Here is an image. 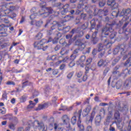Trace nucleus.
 Masks as SVG:
<instances>
[{"label": "nucleus", "mask_w": 131, "mask_h": 131, "mask_svg": "<svg viewBox=\"0 0 131 131\" xmlns=\"http://www.w3.org/2000/svg\"><path fill=\"white\" fill-rule=\"evenodd\" d=\"M122 25V22L119 21V23L117 24L116 21H113L111 24H106L105 27L102 29V33L104 35H109L111 39H114L116 36L117 33L114 32L113 27L115 28H120Z\"/></svg>", "instance_id": "f257e3e1"}, {"label": "nucleus", "mask_w": 131, "mask_h": 131, "mask_svg": "<svg viewBox=\"0 0 131 131\" xmlns=\"http://www.w3.org/2000/svg\"><path fill=\"white\" fill-rule=\"evenodd\" d=\"M126 45L121 44L118 45L116 48L114 49L113 54L114 55H117L118 53H120L121 56H124L123 60H125L128 57L127 55L125 54L126 53Z\"/></svg>", "instance_id": "f03ea898"}, {"label": "nucleus", "mask_w": 131, "mask_h": 131, "mask_svg": "<svg viewBox=\"0 0 131 131\" xmlns=\"http://www.w3.org/2000/svg\"><path fill=\"white\" fill-rule=\"evenodd\" d=\"M50 42L49 40H47L46 39H42L40 41H36L34 43V48L37 50H42V51H46L48 49V46L45 47L43 45L46 43Z\"/></svg>", "instance_id": "7ed1b4c3"}, {"label": "nucleus", "mask_w": 131, "mask_h": 131, "mask_svg": "<svg viewBox=\"0 0 131 131\" xmlns=\"http://www.w3.org/2000/svg\"><path fill=\"white\" fill-rule=\"evenodd\" d=\"M102 41L103 42V44L99 43L98 45V52H103V50H105L104 47L106 49H109L112 45L111 42H109V40H108L106 36L102 37Z\"/></svg>", "instance_id": "20e7f679"}, {"label": "nucleus", "mask_w": 131, "mask_h": 131, "mask_svg": "<svg viewBox=\"0 0 131 131\" xmlns=\"http://www.w3.org/2000/svg\"><path fill=\"white\" fill-rule=\"evenodd\" d=\"M59 43L60 45H62L63 46V48L61 49V50L60 52V53L62 56H64V55H67L68 53L69 52V46L70 45L68 44L65 41V39H61L59 40Z\"/></svg>", "instance_id": "39448f33"}, {"label": "nucleus", "mask_w": 131, "mask_h": 131, "mask_svg": "<svg viewBox=\"0 0 131 131\" xmlns=\"http://www.w3.org/2000/svg\"><path fill=\"white\" fill-rule=\"evenodd\" d=\"M91 24V30H92V29H96L98 31L99 29H100V27H102V21L99 20L98 19H95L93 18L92 19V20L90 21Z\"/></svg>", "instance_id": "423d86ee"}, {"label": "nucleus", "mask_w": 131, "mask_h": 131, "mask_svg": "<svg viewBox=\"0 0 131 131\" xmlns=\"http://www.w3.org/2000/svg\"><path fill=\"white\" fill-rule=\"evenodd\" d=\"M61 120L63 122V124L66 125V128L69 130L71 127L70 126V117L66 114L63 115L61 117Z\"/></svg>", "instance_id": "0eeeda50"}, {"label": "nucleus", "mask_w": 131, "mask_h": 131, "mask_svg": "<svg viewBox=\"0 0 131 131\" xmlns=\"http://www.w3.org/2000/svg\"><path fill=\"white\" fill-rule=\"evenodd\" d=\"M70 33H72V34H74V33H76L77 34L74 37V39H76L77 38H80L83 36L84 34V32L82 30H80V28H77V29H73L72 31L70 32Z\"/></svg>", "instance_id": "6e6552de"}, {"label": "nucleus", "mask_w": 131, "mask_h": 131, "mask_svg": "<svg viewBox=\"0 0 131 131\" xmlns=\"http://www.w3.org/2000/svg\"><path fill=\"white\" fill-rule=\"evenodd\" d=\"M86 41L84 38L83 39H78L76 42V46H78L80 51H83L85 49V45L84 43H86Z\"/></svg>", "instance_id": "1a4fd4ad"}, {"label": "nucleus", "mask_w": 131, "mask_h": 131, "mask_svg": "<svg viewBox=\"0 0 131 131\" xmlns=\"http://www.w3.org/2000/svg\"><path fill=\"white\" fill-rule=\"evenodd\" d=\"M131 13L130 9L128 8L127 9H123L120 14V17H123L122 20L123 21H127L128 20L129 16H127V15Z\"/></svg>", "instance_id": "9d476101"}, {"label": "nucleus", "mask_w": 131, "mask_h": 131, "mask_svg": "<svg viewBox=\"0 0 131 131\" xmlns=\"http://www.w3.org/2000/svg\"><path fill=\"white\" fill-rule=\"evenodd\" d=\"M53 26L51 27V29L47 31L48 34L49 35H52L54 33V30H55L57 27H61L62 25L60 24L59 22L57 21H53L52 23Z\"/></svg>", "instance_id": "9b49d317"}, {"label": "nucleus", "mask_w": 131, "mask_h": 131, "mask_svg": "<svg viewBox=\"0 0 131 131\" xmlns=\"http://www.w3.org/2000/svg\"><path fill=\"white\" fill-rule=\"evenodd\" d=\"M8 27L4 24L0 25V34L2 37H6L8 36Z\"/></svg>", "instance_id": "f8f14e48"}, {"label": "nucleus", "mask_w": 131, "mask_h": 131, "mask_svg": "<svg viewBox=\"0 0 131 131\" xmlns=\"http://www.w3.org/2000/svg\"><path fill=\"white\" fill-rule=\"evenodd\" d=\"M3 14H5L6 16H8L9 18L11 19H15L17 17V14L13 11H11L10 10H5L4 11H2Z\"/></svg>", "instance_id": "ddd939ff"}, {"label": "nucleus", "mask_w": 131, "mask_h": 131, "mask_svg": "<svg viewBox=\"0 0 131 131\" xmlns=\"http://www.w3.org/2000/svg\"><path fill=\"white\" fill-rule=\"evenodd\" d=\"M46 10H47V12L40 13V15L42 16L43 18H47V17H49V15L53 14V13H54V14H56V12L54 11V10H53V8H52V7L47 8Z\"/></svg>", "instance_id": "4468645a"}, {"label": "nucleus", "mask_w": 131, "mask_h": 131, "mask_svg": "<svg viewBox=\"0 0 131 131\" xmlns=\"http://www.w3.org/2000/svg\"><path fill=\"white\" fill-rule=\"evenodd\" d=\"M77 8L78 9H81L82 11H84V10L85 12H89V10H90V7L83 4V0L80 1L77 6Z\"/></svg>", "instance_id": "2eb2a0df"}, {"label": "nucleus", "mask_w": 131, "mask_h": 131, "mask_svg": "<svg viewBox=\"0 0 131 131\" xmlns=\"http://www.w3.org/2000/svg\"><path fill=\"white\" fill-rule=\"evenodd\" d=\"M114 118L116 123H118L119 124L122 121V119L120 118V113H119V111H118L115 112L114 114Z\"/></svg>", "instance_id": "dca6fc26"}, {"label": "nucleus", "mask_w": 131, "mask_h": 131, "mask_svg": "<svg viewBox=\"0 0 131 131\" xmlns=\"http://www.w3.org/2000/svg\"><path fill=\"white\" fill-rule=\"evenodd\" d=\"M95 115H96V112L95 111H93L91 113V116L86 117V123L87 124H89V123H93V120H94V118H95Z\"/></svg>", "instance_id": "f3484780"}, {"label": "nucleus", "mask_w": 131, "mask_h": 131, "mask_svg": "<svg viewBox=\"0 0 131 131\" xmlns=\"http://www.w3.org/2000/svg\"><path fill=\"white\" fill-rule=\"evenodd\" d=\"M112 117H113V111L108 110V113L105 119L106 122L104 124H109L111 119H112Z\"/></svg>", "instance_id": "a211bd4d"}, {"label": "nucleus", "mask_w": 131, "mask_h": 131, "mask_svg": "<svg viewBox=\"0 0 131 131\" xmlns=\"http://www.w3.org/2000/svg\"><path fill=\"white\" fill-rule=\"evenodd\" d=\"M107 5L108 6H111V7H112V10H115V9H117V8H118V3H115L114 0H108Z\"/></svg>", "instance_id": "6ab92c4d"}, {"label": "nucleus", "mask_w": 131, "mask_h": 131, "mask_svg": "<svg viewBox=\"0 0 131 131\" xmlns=\"http://www.w3.org/2000/svg\"><path fill=\"white\" fill-rule=\"evenodd\" d=\"M49 107V103L48 102H45L43 104H40L38 106V107L35 109V111H39L40 110H42L46 108H48Z\"/></svg>", "instance_id": "aec40b11"}, {"label": "nucleus", "mask_w": 131, "mask_h": 131, "mask_svg": "<svg viewBox=\"0 0 131 131\" xmlns=\"http://www.w3.org/2000/svg\"><path fill=\"white\" fill-rule=\"evenodd\" d=\"M98 67H106L108 66V63L106 60H103V59H100L97 63Z\"/></svg>", "instance_id": "412c9836"}, {"label": "nucleus", "mask_w": 131, "mask_h": 131, "mask_svg": "<svg viewBox=\"0 0 131 131\" xmlns=\"http://www.w3.org/2000/svg\"><path fill=\"white\" fill-rule=\"evenodd\" d=\"M97 12V9L94 10V14L95 15H97V16H99L100 18H102L103 16H105V11H104L102 9H99L98 10V12Z\"/></svg>", "instance_id": "4be33fe9"}, {"label": "nucleus", "mask_w": 131, "mask_h": 131, "mask_svg": "<svg viewBox=\"0 0 131 131\" xmlns=\"http://www.w3.org/2000/svg\"><path fill=\"white\" fill-rule=\"evenodd\" d=\"M91 110H92V108L91 107V106H88L85 109H84L82 113L83 117H85V116H88V115H89V113L91 112Z\"/></svg>", "instance_id": "5701e85b"}, {"label": "nucleus", "mask_w": 131, "mask_h": 131, "mask_svg": "<svg viewBox=\"0 0 131 131\" xmlns=\"http://www.w3.org/2000/svg\"><path fill=\"white\" fill-rule=\"evenodd\" d=\"M69 7L70 5L69 4H66L63 6L62 8L63 10L61 11V15H66L69 12Z\"/></svg>", "instance_id": "b1692460"}, {"label": "nucleus", "mask_w": 131, "mask_h": 131, "mask_svg": "<svg viewBox=\"0 0 131 131\" xmlns=\"http://www.w3.org/2000/svg\"><path fill=\"white\" fill-rule=\"evenodd\" d=\"M8 15H2L0 12V19L2 22H4L6 24H8V23H10V21L8 19V17H7Z\"/></svg>", "instance_id": "393cba45"}, {"label": "nucleus", "mask_w": 131, "mask_h": 131, "mask_svg": "<svg viewBox=\"0 0 131 131\" xmlns=\"http://www.w3.org/2000/svg\"><path fill=\"white\" fill-rule=\"evenodd\" d=\"M8 46V42H6V40L4 38L0 39V47L1 49H5Z\"/></svg>", "instance_id": "a878e982"}, {"label": "nucleus", "mask_w": 131, "mask_h": 131, "mask_svg": "<svg viewBox=\"0 0 131 131\" xmlns=\"http://www.w3.org/2000/svg\"><path fill=\"white\" fill-rule=\"evenodd\" d=\"M58 124L57 123H50L49 127H48V129H49V130H53V129H55V130H57V128H58Z\"/></svg>", "instance_id": "bb28decb"}, {"label": "nucleus", "mask_w": 131, "mask_h": 131, "mask_svg": "<svg viewBox=\"0 0 131 131\" xmlns=\"http://www.w3.org/2000/svg\"><path fill=\"white\" fill-rule=\"evenodd\" d=\"M102 120V117L98 115L95 118V124L97 126H100L101 125V121Z\"/></svg>", "instance_id": "cd10ccee"}, {"label": "nucleus", "mask_w": 131, "mask_h": 131, "mask_svg": "<svg viewBox=\"0 0 131 131\" xmlns=\"http://www.w3.org/2000/svg\"><path fill=\"white\" fill-rule=\"evenodd\" d=\"M81 112H82V110H80L78 111V112H75L74 113V116H75L76 117H78V121H81Z\"/></svg>", "instance_id": "c85d7f7f"}, {"label": "nucleus", "mask_w": 131, "mask_h": 131, "mask_svg": "<svg viewBox=\"0 0 131 131\" xmlns=\"http://www.w3.org/2000/svg\"><path fill=\"white\" fill-rule=\"evenodd\" d=\"M124 86L126 90H129L131 86V81L129 80H126L124 84Z\"/></svg>", "instance_id": "c756f323"}, {"label": "nucleus", "mask_w": 131, "mask_h": 131, "mask_svg": "<svg viewBox=\"0 0 131 131\" xmlns=\"http://www.w3.org/2000/svg\"><path fill=\"white\" fill-rule=\"evenodd\" d=\"M37 123L38 124L37 127L39 130H41V129L43 130L45 129V124L42 122H39V121H37Z\"/></svg>", "instance_id": "7c9ffc66"}, {"label": "nucleus", "mask_w": 131, "mask_h": 131, "mask_svg": "<svg viewBox=\"0 0 131 131\" xmlns=\"http://www.w3.org/2000/svg\"><path fill=\"white\" fill-rule=\"evenodd\" d=\"M69 60V57L67 56L65 58H64L62 60H59L58 61L56 62V65H60L62 62H67Z\"/></svg>", "instance_id": "2f4dec72"}, {"label": "nucleus", "mask_w": 131, "mask_h": 131, "mask_svg": "<svg viewBox=\"0 0 131 131\" xmlns=\"http://www.w3.org/2000/svg\"><path fill=\"white\" fill-rule=\"evenodd\" d=\"M131 59L130 57H129L128 59L124 63V66H125V67H130L131 66Z\"/></svg>", "instance_id": "473e14b6"}, {"label": "nucleus", "mask_w": 131, "mask_h": 131, "mask_svg": "<svg viewBox=\"0 0 131 131\" xmlns=\"http://www.w3.org/2000/svg\"><path fill=\"white\" fill-rule=\"evenodd\" d=\"M80 123H81V121H78L77 125L79 127V131H84V126L80 124Z\"/></svg>", "instance_id": "72a5a7b5"}, {"label": "nucleus", "mask_w": 131, "mask_h": 131, "mask_svg": "<svg viewBox=\"0 0 131 131\" xmlns=\"http://www.w3.org/2000/svg\"><path fill=\"white\" fill-rule=\"evenodd\" d=\"M30 104L27 106L28 109H32L36 105V103L30 100L29 101Z\"/></svg>", "instance_id": "f704fd0d"}, {"label": "nucleus", "mask_w": 131, "mask_h": 131, "mask_svg": "<svg viewBox=\"0 0 131 131\" xmlns=\"http://www.w3.org/2000/svg\"><path fill=\"white\" fill-rule=\"evenodd\" d=\"M88 27H89V23H85L83 25H82L79 28L80 29H82V30H85V29H87Z\"/></svg>", "instance_id": "c9c22d12"}, {"label": "nucleus", "mask_w": 131, "mask_h": 131, "mask_svg": "<svg viewBox=\"0 0 131 131\" xmlns=\"http://www.w3.org/2000/svg\"><path fill=\"white\" fill-rule=\"evenodd\" d=\"M28 96L27 95H23L21 98L19 99L20 103H24L26 102V100H27Z\"/></svg>", "instance_id": "e433bc0d"}, {"label": "nucleus", "mask_w": 131, "mask_h": 131, "mask_svg": "<svg viewBox=\"0 0 131 131\" xmlns=\"http://www.w3.org/2000/svg\"><path fill=\"white\" fill-rule=\"evenodd\" d=\"M122 74H124L125 76H126L127 74H131V69H130L129 70L128 69L124 70L123 71Z\"/></svg>", "instance_id": "4c0bfd02"}, {"label": "nucleus", "mask_w": 131, "mask_h": 131, "mask_svg": "<svg viewBox=\"0 0 131 131\" xmlns=\"http://www.w3.org/2000/svg\"><path fill=\"white\" fill-rule=\"evenodd\" d=\"M121 86H122V81H117L116 84V88L117 90H119V89H120Z\"/></svg>", "instance_id": "58836bf2"}, {"label": "nucleus", "mask_w": 131, "mask_h": 131, "mask_svg": "<svg viewBox=\"0 0 131 131\" xmlns=\"http://www.w3.org/2000/svg\"><path fill=\"white\" fill-rule=\"evenodd\" d=\"M71 122L73 125H74L77 122V118H76V116H73L72 117L71 119Z\"/></svg>", "instance_id": "ea45409f"}, {"label": "nucleus", "mask_w": 131, "mask_h": 131, "mask_svg": "<svg viewBox=\"0 0 131 131\" xmlns=\"http://www.w3.org/2000/svg\"><path fill=\"white\" fill-rule=\"evenodd\" d=\"M30 84H32V83L29 82L28 81H26L22 83V88H26V86L30 85Z\"/></svg>", "instance_id": "a19ab883"}, {"label": "nucleus", "mask_w": 131, "mask_h": 131, "mask_svg": "<svg viewBox=\"0 0 131 131\" xmlns=\"http://www.w3.org/2000/svg\"><path fill=\"white\" fill-rule=\"evenodd\" d=\"M101 117L102 116H105L106 115V111H105L104 108H101L100 111V115H99Z\"/></svg>", "instance_id": "79ce46f5"}, {"label": "nucleus", "mask_w": 131, "mask_h": 131, "mask_svg": "<svg viewBox=\"0 0 131 131\" xmlns=\"http://www.w3.org/2000/svg\"><path fill=\"white\" fill-rule=\"evenodd\" d=\"M55 34L56 35V39H59L60 37H62V34L58 31H55Z\"/></svg>", "instance_id": "37998d69"}, {"label": "nucleus", "mask_w": 131, "mask_h": 131, "mask_svg": "<svg viewBox=\"0 0 131 131\" xmlns=\"http://www.w3.org/2000/svg\"><path fill=\"white\" fill-rule=\"evenodd\" d=\"M42 37V33L39 32L35 36V39L38 40L40 39Z\"/></svg>", "instance_id": "c03bdc74"}, {"label": "nucleus", "mask_w": 131, "mask_h": 131, "mask_svg": "<svg viewBox=\"0 0 131 131\" xmlns=\"http://www.w3.org/2000/svg\"><path fill=\"white\" fill-rule=\"evenodd\" d=\"M110 71V68L109 67H106L103 71V76H106L107 75V73Z\"/></svg>", "instance_id": "a18cd8bd"}, {"label": "nucleus", "mask_w": 131, "mask_h": 131, "mask_svg": "<svg viewBox=\"0 0 131 131\" xmlns=\"http://www.w3.org/2000/svg\"><path fill=\"white\" fill-rule=\"evenodd\" d=\"M43 23V21H42V20H39L37 21H36V20L35 25H36V26H37L38 27H40V26L41 25H42Z\"/></svg>", "instance_id": "49530a36"}, {"label": "nucleus", "mask_w": 131, "mask_h": 131, "mask_svg": "<svg viewBox=\"0 0 131 131\" xmlns=\"http://www.w3.org/2000/svg\"><path fill=\"white\" fill-rule=\"evenodd\" d=\"M71 29V28L70 26H67L65 28H63V32L64 33H67V32H69V31Z\"/></svg>", "instance_id": "de8ad7c7"}, {"label": "nucleus", "mask_w": 131, "mask_h": 131, "mask_svg": "<svg viewBox=\"0 0 131 131\" xmlns=\"http://www.w3.org/2000/svg\"><path fill=\"white\" fill-rule=\"evenodd\" d=\"M98 41H99L98 38H92L91 40V42H92L93 45H96V43H98Z\"/></svg>", "instance_id": "09e8293b"}, {"label": "nucleus", "mask_w": 131, "mask_h": 131, "mask_svg": "<svg viewBox=\"0 0 131 131\" xmlns=\"http://www.w3.org/2000/svg\"><path fill=\"white\" fill-rule=\"evenodd\" d=\"M76 59V55H74V54H73L70 56L69 60L73 62V61H74Z\"/></svg>", "instance_id": "8fccbe9b"}, {"label": "nucleus", "mask_w": 131, "mask_h": 131, "mask_svg": "<svg viewBox=\"0 0 131 131\" xmlns=\"http://www.w3.org/2000/svg\"><path fill=\"white\" fill-rule=\"evenodd\" d=\"M2 98L4 100H7V99H8V93H7L6 91H4V93L2 95Z\"/></svg>", "instance_id": "3c124183"}, {"label": "nucleus", "mask_w": 131, "mask_h": 131, "mask_svg": "<svg viewBox=\"0 0 131 131\" xmlns=\"http://www.w3.org/2000/svg\"><path fill=\"white\" fill-rule=\"evenodd\" d=\"M9 128L10 129H12V130H15V125L13 123H10L8 126Z\"/></svg>", "instance_id": "603ef678"}, {"label": "nucleus", "mask_w": 131, "mask_h": 131, "mask_svg": "<svg viewBox=\"0 0 131 131\" xmlns=\"http://www.w3.org/2000/svg\"><path fill=\"white\" fill-rule=\"evenodd\" d=\"M112 16L113 18H117V17H118V12L116 11H114L112 13Z\"/></svg>", "instance_id": "864d4df0"}, {"label": "nucleus", "mask_w": 131, "mask_h": 131, "mask_svg": "<svg viewBox=\"0 0 131 131\" xmlns=\"http://www.w3.org/2000/svg\"><path fill=\"white\" fill-rule=\"evenodd\" d=\"M7 85H15L16 83L14 81H8L6 82Z\"/></svg>", "instance_id": "5fc2aeb1"}, {"label": "nucleus", "mask_w": 131, "mask_h": 131, "mask_svg": "<svg viewBox=\"0 0 131 131\" xmlns=\"http://www.w3.org/2000/svg\"><path fill=\"white\" fill-rule=\"evenodd\" d=\"M74 66H75V62H74V61H71L69 63V67L70 68H72V67H74Z\"/></svg>", "instance_id": "6e6d98bb"}, {"label": "nucleus", "mask_w": 131, "mask_h": 131, "mask_svg": "<svg viewBox=\"0 0 131 131\" xmlns=\"http://www.w3.org/2000/svg\"><path fill=\"white\" fill-rule=\"evenodd\" d=\"M105 50H103V51H102L101 52H100V54L98 55V57L100 58H102L104 55H105Z\"/></svg>", "instance_id": "4d7b16f0"}, {"label": "nucleus", "mask_w": 131, "mask_h": 131, "mask_svg": "<svg viewBox=\"0 0 131 131\" xmlns=\"http://www.w3.org/2000/svg\"><path fill=\"white\" fill-rule=\"evenodd\" d=\"M73 74H74V72H72L69 73L67 75V77L69 79H70L72 76H73Z\"/></svg>", "instance_id": "13d9d810"}, {"label": "nucleus", "mask_w": 131, "mask_h": 131, "mask_svg": "<svg viewBox=\"0 0 131 131\" xmlns=\"http://www.w3.org/2000/svg\"><path fill=\"white\" fill-rule=\"evenodd\" d=\"M66 67V64L62 63L60 66L59 69H60V70H64V69H65Z\"/></svg>", "instance_id": "bf43d9fd"}, {"label": "nucleus", "mask_w": 131, "mask_h": 131, "mask_svg": "<svg viewBox=\"0 0 131 131\" xmlns=\"http://www.w3.org/2000/svg\"><path fill=\"white\" fill-rule=\"evenodd\" d=\"M39 93L38 91L35 90L34 92L33 93V98H35V97H37L38 96Z\"/></svg>", "instance_id": "052dcab7"}, {"label": "nucleus", "mask_w": 131, "mask_h": 131, "mask_svg": "<svg viewBox=\"0 0 131 131\" xmlns=\"http://www.w3.org/2000/svg\"><path fill=\"white\" fill-rule=\"evenodd\" d=\"M49 123H54L55 122V118L53 117H51L49 119Z\"/></svg>", "instance_id": "680f3d73"}, {"label": "nucleus", "mask_w": 131, "mask_h": 131, "mask_svg": "<svg viewBox=\"0 0 131 131\" xmlns=\"http://www.w3.org/2000/svg\"><path fill=\"white\" fill-rule=\"evenodd\" d=\"M97 34H98V31H95V32L92 34V38H98L97 37Z\"/></svg>", "instance_id": "e2e57ef3"}, {"label": "nucleus", "mask_w": 131, "mask_h": 131, "mask_svg": "<svg viewBox=\"0 0 131 131\" xmlns=\"http://www.w3.org/2000/svg\"><path fill=\"white\" fill-rule=\"evenodd\" d=\"M84 50L85 54H89L91 52V47L85 48Z\"/></svg>", "instance_id": "0e129e2a"}, {"label": "nucleus", "mask_w": 131, "mask_h": 131, "mask_svg": "<svg viewBox=\"0 0 131 131\" xmlns=\"http://www.w3.org/2000/svg\"><path fill=\"white\" fill-rule=\"evenodd\" d=\"M85 59H86V57L85 55L81 56L80 58V62H84V61H85Z\"/></svg>", "instance_id": "69168bd1"}, {"label": "nucleus", "mask_w": 131, "mask_h": 131, "mask_svg": "<svg viewBox=\"0 0 131 131\" xmlns=\"http://www.w3.org/2000/svg\"><path fill=\"white\" fill-rule=\"evenodd\" d=\"M119 60H120V57L118 56L116 57V58L114 60L115 64H113V66H114V65L116 64V63H117L119 61Z\"/></svg>", "instance_id": "338daca9"}, {"label": "nucleus", "mask_w": 131, "mask_h": 131, "mask_svg": "<svg viewBox=\"0 0 131 131\" xmlns=\"http://www.w3.org/2000/svg\"><path fill=\"white\" fill-rule=\"evenodd\" d=\"M93 59H92V58H88L86 61V65H90Z\"/></svg>", "instance_id": "774afa93"}]
</instances>
